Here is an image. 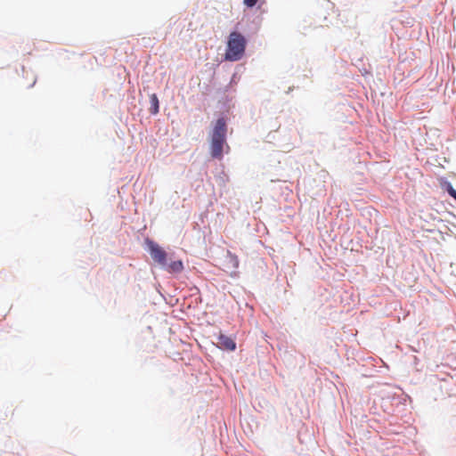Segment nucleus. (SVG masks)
<instances>
[{"label": "nucleus", "mask_w": 456, "mask_h": 456, "mask_svg": "<svg viewBox=\"0 0 456 456\" xmlns=\"http://www.w3.org/2000/svg\"><path fill=\"white\" fill-rule=\"evenodd\" d=\"M149 252L151 254V258L156 262L159 265L166 266L167 265V252L156 242L152 240H149L148 242Z\"/></svg>", "instance_id": "nucleus-2"}, {"label": "nucleus", "mask_w": 456, "mask_h": 456, "mask_svg": "<svg viewBox=\"0 0 456 456\" xmlns=\"http://www.w3.org/2000/svg\"><path fill=\"white\" fill-rule=\"evenodd\" d=\"M447 191L456 200V191L451 184L448 185Z\"/></svg>", "instance_id": "nucleus-9"}, {"label": "nucleus", "mask_w": 456, "mask_h": 456, "mask_svg": "<svg viewBox=\"0 0 456 456\" xmlns=\"http://www.w3.org/2000/svg\"><path fill=\"white\" fill-rule=\"evenodd\" d=\"M227 256L229 257L230 261L232 264V266L237 268L239 266V259L237 256L232 254L231 252H228Z\"/></svg>", "instance_id": "nucleus-8"}, {"label": "nucleus", "mask_w": 456, "mask_h": 456, "mask_svg": "<svg viewBox=\"0 0 456 456\" xmlns=\"http://www.w3.org/2000/svg\"><path fill=\"white\" fill-rule=\"evenodd\" d=\"M150 102H151V108H150L151 113L153 115L158 114L159 110V98L156 94H152L150 96Z\"/></svg>", "instance_id": "nucleus-7"}, {"label": "nucleus", "mask_w": 456, "mask_h": 456, "mask_svg": "<svg viewBox=\"0 0 456 456\" xmlns=\"http://www.w3.org/2000/svg\"><path fill=\"white\" fill-rule=\"evenodd\" d=\"M226 131H227L226 122L224 118H220L216 120V122L214 126V128H213V131L211 134V138L225 139Z\"/></svg>", "instance_id": "nucleus-4"}, {"label": "nucleus", "mask_w": 456, "mask_h": 456, "mask_svg": "<svg viewBox=\"0 0 456 456\" xmlns=\"http://www.w3.org/2000/svg\"><path fill=\"white\" fill-rule=\"evenodd\" d=\"M258 0H243V3L248 7H253L256 5Z\"/></svg>", "instance_id": "nucleus-10"}, {"label": "nucleus", "mask_w": 456, "mask_h": 456, "mask_svg": "<svg viewBox=\"0 0 456 456\" xmlns=\"http://www.w3.org/2000/svg\"><path fill=\"white\" fill-rule=\"evenodd\" d=\"M246 48V39L239 32H232L227 42L225 60L236 61L242 58Z\"/></svg>", "instance_id": "nucleus-1"}, {"label": "nucleus", "mask_w": 456, "mask_h": 456, "mask_svg": "<svg viewBox=\"0 0 456 456\" xmlns=\"http://www.w3.org/2000/svg\"><path fill=\"white\" fill-rule=\"evenodd\" d=\"M218 344L219 346L223 349L233 351L236 348V343L234 340L232 338L223 334L218 337Z\"/></svg>", "instance_id": "nucleus-5"}, {"label": "nucleus", "mask_w": 456, "mask_h": 456, "mask_svg": "<svg viewBox=\"0 0 456 456\" xmlns=\"http://www.w3.org/2000/svg\"><path fill=\"white\" fill-rule=\"evenodd\" d=\"M225 139L211 138L210 154L214 159H221L223 158L224 146Z\"/></svg>", "instance_id": "nucleus-3"}, {"label": "nucleus", "mask_w": 456, "mask_h": 456, "mask_svg": "<svg viewBox=\"0 0 456 456\" xmlns=\"http://www.w3.org/2000/svg\"><path fill=\"white\" fill-rule=\"evenodd\" d=\"M162 267L170 273H180L184 268L182 260L172 261L169 264L167 262V265Z\"/></svg>", "instance_id": "nucleus-6"}]
</instances>
